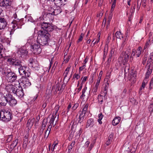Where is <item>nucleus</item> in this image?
<instances>
[{
    "instance_id": "obj_1",
    "label": "nucleus",
    "mask_w": 153,
    "mask_h": 153,
    "mask_svg": "<svg viewBox=\"0 0 153 153\" xmlns=\"http://www.w3.org/2000/svg\"><path fill=\"white\" fill-rule=\"evenodd\" d=\"M41 26L43 30H41L39 31V34L37 42L40 45L42 46L48 45V42L50 40L51 35L48 32H52L55 28V26L49 23L43 22Z\"/></svg>"
},
{
    "instance_id": "obj_2",
    "label": "nucleus",
    "mask_w": 153,
    "mask_h": 153,
    "mask_svg": "<svg viewBox=\"0 0 153 153\" xmlns=\"http://www.w3.org/2000/svg\"><path fill=\"white\" fill-rule=\"evenodd\" d=\"M6 59L8 64L15 68H18L22 65V60L18 58L7 56Z\"/></svg>"
},
{
    "instance_id": "obj_3",
    "label": "nucleus",
    "mask_w": 153,
    "mask_h": 153,
    "mask_svg": "<svg viewBox=\"0 0 153 153\" xmlns=\"http://www.w3.org/2000/svg\"><path fill=\"white\" fill-rule=\"evenodd\" d=\"M13 117L12 113L9 111L4 110L0 112V118L1 120L7 122L12 120Z\"/></svg>"
},
{
    "instance_id": "obj_4",
    "label": "nucleus",
    "mask_w": 153,
    "mask_h": 153,
    "mask_svg": "<svg viewBox=\"0 0 153 153\" xmlns=\"http://www.w3.org/2000/svg\"><path fill=\"white\" fill-rule=\"evenodd\" d=\"M130 54V52L129 51L122 52L121 53L119 59H122V63L123 65L128 62Z\"/></svg>"
},
{
    "instance_id": "obj_5",
    "label": "nucleus",
    "mask_w": 153,
    "mask_h": 153,
    "mask_svg": "<svg viewBox=\"0 0 153 153\" xmlns=\"http://www.w3.org/2000/svg\"><path fill=\"white\" fill-rule=\"evenodd\" d=\"M40 45L39 44L34 43L33 45L30 46L31 50L34 53H40L42 51L41 48H40Z\"/></svg>"
},
{
    "instance_id": "obj_6",
    "label": "nucleus",
    "mask_w": 153,
    "mask_h": 153,
    "mask_svg": "<svg viewBox=\"0 0 153 153\" xmlns=\"http://www.w3.org/2000/svg\"><path fill=\"white\" fill-rule=\"evenodd\" d=\"M18 88V86H17V85L8 84L6 85V89L9 93H13L15 94L16 90H17Z\"/></svg>"
},
{
    "instance_id": "obj_7",
    "label": "nucleus",
    "mask_w": 153,
    "mask_h": 153,
    "mask_svg": "<svg viewBox=\"0 0 153 153\" xmlns=\"http://www.w3.org/2000/svg\"><path fill=\"white\" fill-rule=\"evenodd\" d=\"M6 77L9 82H13L16 80L17 76L15 74L12 72H9L7 75Z\"/></svg>"
},
{
    "instance_id": "obj_8",
    "label": "nucleus",
    "mask_w": 153,
    "mask_h": 153,
    "mask_svg": "<svg viewBox=\"0 0 153 153\" xmlns=\"http://www.w3.org/2000/svg\"><path fill=\"white\" fill-rule=\"evenodd\" d=\"M7 102L11 106H13L15 105L17 102L16 100L15 99L14 97L10 94H7Z\"/></svg>"
},
{
    "instance_id": "obj_9",
    "label": "nucleus",
    "mask_w": 153,
    "mask_h": 153,
    "mask_svg": "<svg viewBox=\"0 0 153 153\" xmlns=\"http://www.w3.org/2000/svg\"><path fill=\"white\" fill-rule=\"evenodd\" d=\"M29 65L35 70H38L39 68L38 62L35 59H30Z\"/></svg>"
},
{
    "instance_id": "obj_10",
    "label": "nucleus",
    "mask_w": 153,
    "mask_h": 153,
    "mask_svg": "<svg viewBox=\"0 0 153 153\" xmlns=\"http://www.w3.org/2000/svg\"><path fill=\"white\" fill-rule=\"evenodd\" d=\"M42 1L43 4L44 6H49V10H52V7L54 6V5L53 0H42Z\"/></svg>"
},
{
    "instance_id": "obj_11",
    "label": "nucleus",
    "mask_w": 153,
    "mask_h": 153,
    "mask_svg": "<svg viewBox=\"0 0 153 153\" xmlns=\"http://www.w3.org/2000/svg\"><path fill=\"white\" fill-rule=\"evenodd\" d=\"M12 23L13 25H16L17 28H21L22 26L24 24L23 21L22 19H14L12 22Z\"/></svg>"
},
{
    "instance_id": "obj_12",
    "label": "nucleus",
    "mask_w": 153,
    "mask_h": 153,
    "mask_svg": "<svg viewBox=\"0 0 153 153\" xmlns=\"http://www.w3.org/2000/svg\"><path fill=\"white\" fill-rule=\"evenodd\" d=\"M7 22L5 19L0 17V30L4 29L7 25Z\"/></svg>"
},
{
    "instance_id": "obj_13",
    "label": "nucleus",
    "mask_w": 153,
    "mask_h": 153,
    "mask_svg": "<svg viewBox=\"0 0 153 153\" xmlns=\"http://www.w3.org/2000/svg\"><path fill=\"white\" fill-rule=\"evenodd\" d=\"M18 88L17 90H16V93L15 94L19 97H22L24 95L23 88L22 87L20 86H18Z\"/></svg>"
},
{
    "instance_id": "obj_14",
    "label": "nucleus",
    "mask_w": 153,
    "mask_h": 153,
    "mask_svg": "<svg viewBox=\"0 0 153 153\" xmlns=\"http://www.w3.org/2000/svg\"><path fill=\"white\" fill-rule=\"evenodd\" d=\"M11 5V2H10L9 0H2L0 3V6L6 8H8Z\"/></svg>"
},
{
    "instance_id": "obj_15",
    "label": "nucleus",
    "mask_w": 153,
    "mask_h": 153,
    "mask_svg": "<svg viewBox=\"0 0 153 153\" xmlns=\"http://www.w3.org/2000/svg\"><path fill=\"white\" fill-rule=\"evenodd\" d=\"M7 94L6 95V96L2 95L1 97H0V105L5 106L7 102Z\"/></svg>"
},
{
    "instance_id": "obj_16",
    "label": "nucleus",
    "mask_w": 153,
    "mask_h": 153,
    "mask_svg": "<svg viewBox=\"0 0 153 153\" xmlns=\"http://www.w3.org/2000/svg\"><path fill=\"white\" fill-rule=\"evenodd\" d=\"M54 1V6L55 7V5L58 6L60 7L62 5H64L66 4L67 0H53Z\"/></svg>"
},
{
    "instance_id": "obj_17",
    "label": "nucleus",
    "mask_w": 153,
    "mask_h": 153,
    "mask_svg": "<svg viewBox=\"0 0 153 153\" xmlns=\"http://www.w3.org/2000/svg\"><path fill=\"white\" fill-rule=\"evenodd\" d=\"M55 7L54 6V7H53L52 10H50L51 12L52 11V12L51 13L52 15H57L58 14L60 13L61 12V9L60 7L59 6H58L56 9H54V8Z\"/></svg>"
},
{
    "instance_id": "obj_18",
    "label": "nucleus",
    "mask_w": 153,
    "mask_h": 153,
    "mask_svg": "<svg viewBox=\"0 0 153 153\" xmlns=\"http://www.w3.org/2000/svg\"><path fill=\"white\" fill-rule=\"evenodd\" d=\"M21 83L23 85V86H28L31 85V83L29 79L27 78H24L22 79Z\"/></svg>"
},
{
    "instance_id": "obj_19",
    "label": "nucleus",
    "mask_w": 153,
    "mask_h": 153,
    "mask_svg": "<svg viewBox=\"0 0 153 153\" xmlns=\"http://www.w3.org/2000/svg\"><path fill=\"white\" fill-rule=\"evenodd\" d=\"M26 69V67L23 66L22 65L18 67L19 71L21 75L24 76V74H25V72L26 71H25Z\"/></svg>"
},
{
    "instance_id": "obj_20",
    "label": "nucleus",
    "mask_w": 153,
    "mask_h": 153,
    "mask_svg": "<svg viewBox=\"0 0 153 153\" xmlns=\"http://www.w3.org/2000/svg\"><path fill=\"white\" fill-rule=\"evenodd\" d=\"M121 118L120 117H116L112 121V124L115 126L117 125L120 122Z\"/></svg>"
},
{
    "instance_id": "obj_21",
    "label": "nucleus",
    "mask_w": 153,
    "mask_h": 153,
    "mask_svg": "<svg viewBox=\"0 0 153 153\" xmlns=\"http://www.w3.org/2000/svg\"><path fill=\"white\" fill-rule=\"evenodd\" d=\"M94 125V122L93 119L90 118L89 119L87 122L86 125V127L88 128L89 126L93 127Z\"/></svg>"
},
{
    "instance_id": "obj_22",
    "label": "nucleus",
    "mask_w": 153,
    "mask_h": 153,
    "mask_svg": "<svg viewBox=\"0 0 153 153\" xmlns=\"http://www.w3.org/2000/svg\"><path fill=\"white\" fill-rule=\"evenodd\" d=\"M20 52L21 54L24 55H27L28 53L27 50L24 47L20 48Z\"/></svg>"
},
{
    "instance_id": "obj_23",
    "label": "nucleus",
    "mask_w": 153,
    "mask_h": 153,
    "mask_svg": "<svg viewBox=\"0 0 153 153\" xmlns=\"http://www.w3.org/2000/svg\"><path fill=\"white\" fill-rule=\"evenodd\" d=\"M34 122V119H29L27 121V126L31 128L33 126Z\"/></svg>"
},
{
    "instance_id": "obj_24",
    "label": "nucleus",
    "mask_w": 153,
    "mask_h": 153,
    "mask_svg": "<svg viewBox=\"0 0 153 153\" xmlns=\"http://www.w3.org/2000/svg\"><path fill=\"white\" fill-rule=\"evenodd\" d=\"M149 67L148 69V71L146 72V78H148L149 76L151 74L152 72V67H151V66L150 65H149L148 66Z\"/></svg>"
},
{
    "instance_id": "obj_25",
    "label": "nucleus",
    "mask_w": 153,
    "mask_h": 153,
    "mask_svg": "<svg viewBox=\"0 0 153 153\" xmlns=\"http://www.w3.org/2000/svg\"><path fill=\"white\" fill-rule=\"evenodd\" d=\"M114 134H113L111 133L110 134L108 137V139L106 142V145L107 146L109 145L112 141V140L113 138Z\"/></svg>"
},
{
    "instance_id": "obj_26",
    "label": "nucleus",
    "mask_w": 153,
    "mask_h": 153,
    "mask_svg": "<svg viewBox=\"0 0 153 153\" xmlns=\"http://www.w3.org/2000/svg\"><path fill=\"white\" fill-rule=\"evenodd\" d=\"M88 106V104H86L84 106V108L82 109V111L80 114H82L84 115L85 116V114L86 113V112L87 110V108Z\"/></svg>"
},
{
    "instance_id": "obj_27",
    "label": "nucleus",
    "mask_w": 153,
    "mask_h": 153,
    "mask_svg": "<svg viewBox=\"0 0 153 153\" xmlns=\"http://www.w3.org/2000/svg\"><path fill=\"white\" fill-rule=\"evenodd\" d=\"M61 88H59V84L58 83L56 85V88L58 89V91H62L64 89L65 87V85L63 84H60Z\"/></svg>"
},
{
    "instance_id": "obj_28",
    "label": "nucleus",
    "mask_w": 153,
    "mask_h": 153,
    "mask_svg": "<svg viewBox=\"0 0 153 153\" xmlns=\"http://www.w3.org/2000/svg\"><path fill=\"white\" fill-rule=\"evenodd\" d=\"M108 84H105L104 85V91H103V93L104 94V97L107 94L108 89Z\"/></svg>"
},
{
    "instance_id": "obj_29",
    "label": "nucleus",
    "mask_w": 153,
    "mask_h": 153,
    "mask_svg": "<svg viewBox=\"0 0 153 153\" xmlns=\"http://www.w3.org/2000/svg\"><path fill=\"white\" fill-rule=\"evenodd\" d=\"M142 49V48L141 47H139L138 48L136 52V55L137 57H139L140 56L141 54Z\"/></svg>"
},
{
    "instance_id": "obj_30",
    "label": "nucleus",
    "mask_w": 153,
    "mask_h": 153,
    "mask_svg": "<svg viewBox=\"0 0 153 153\" xmlns=\"http://www.w3.org/2000/svg\"><path fill=\"white\" fill-rule=\"evenodd\" d=\"M18 141V140L16 139L13 141V143L10 145L11 148L13 149L17 145Z\"/></svg>"
},
{
    "instance_id": "obj_31",
    "label": "nucleus",
    "mask_w": 153,
    "mask_h": 153,
    "mask_svg": "<svg viewBox=\"0 0 153 153\" xmlns=\"http://www.w3.org/2000/svg\"><path fill=\"white\" fill-rule=\"evenodd\" d=\"M85 118V116L82 114H80L79 116V120L78 123H81L83 121Z\"/></svg>"
},
{
    "instance_id": "obj_32",
    "label": "nucleus",
    "mask_w": 153,
    "mask_h": 153,
    "mask_svg": "<svg viewBox=\"0 0 153 153\" xmlns=\"http://www.w3.org/2000/svg\"><path fill=\"white\" fill-rule=\"evenodd\" d=\"M70 67H67L65 70V71L63 74V76H64V79L67 77L68 74V72L69 71Z\"/></svg>"
},
{
    "instance_id": "obj_33",
    "label": "nucleus",
    "mask_w": 153,
    "mask_h": 153,
    "mask_svg": "<svg viewBox=\"0 0 153 153\" xmlns=\"http://www.w3.org/2000/svg\"><path fill=\"white\" fill-rule=\"evenodd\" d=\"M75 141H73L72 142L71 145L68 146V151L69 152H71V149H72L73 147L74 146L75 144Z\"/></svg>"
},
{
    "instance_id": "obj_34",
    "label": "nucleus",
    "mask_w": 153,
    "mask_h": 153,
    "mask_svg": "<svg viewBox=\"0 0 153 153\" xmlns=\"http://www.w3.org/2000/svg\"><path fill=\"white\" fill-rule=\"evenodd\" d=\"M107 52L108 49H106L105 48L104 49L103 57L102 58V60L103 61H104L105 60L106 56L107 54Z\"/></svg>"
},
{
    "instance_id": "obj_35",
    "label": "nucleus",
    "mask_w": 153,
    "mask_h": 153,
    "mask_svg": "<svg viewBox=\"0 0 153 153\" xmlns=\"http://www.w3.org/2000/svg\"><path fill=\"white\" fill-rule=\"evenodd\" d=\"M87 89V87L86 86H85L84 88L82 89V95L81 96L80 98H82L85 97V93Z\"/></svg>"
},
{
    "instance_id": "obj_36",
    "label": "nucleus",
    "mask_w": 153,
    "mask_h": 153,
    "mask_svg": "<svg viewBox=\"0 0 153 153\" xmlns=\"http://www.w3.org/2000/svg\"><path fill=\"white\" fill-rule=\"evenodd\" d=\"M103 95H102L100 94L98 95V100L99 101V102L100 104H102V103L103 100L102 98V96Z\"/></svg>"
},
{
    "instance_id": "obj_37",
    "label": "nucleus",
    "mask_w": 153,
    "mask_h": 153,
    "mask_svg": "<svg viewBox=\"0 0 153 153\" xmlns=\"http://www.w3.org/2000/svg\"><path fill=\"white\" fill-rule=\"evenodd\" d=\"M96 140L94 139V140H93L92 142L91 143L90 146L89 147L88 149L89 151H90L92 149L94 146V144L96 143Z\"/></svg>"
},
{
    "instance_id": "obj_38",
    "label": "nucleus",
    "mask_w": 153,
    "mask_h": 153,
    "mask_svg": "<svg viewBox=\"0 0 153 153\" xmlns=\"http://www.w3.org/2000/svg\"><path fill=\"white\" fill-rule=\"evenodd\" d=\"M115 35L117 38L121 39V38H123L122 35L120 32L117 31Z\"/></svg>"
},
{
    "instance_id": "obj_39",
    "label": "nucleus",
    "mask_w": 153,
    "mask_h": 153,
    "mask_svg": "<svg viewBox=\"0 0 153 153\" xmlns=\"http://www.w3.org/2000/svg\"><path fill=\"white\" fill-rule=\"evenodd\" d=\"M47 123V121L46 120H44L42 121V128L45 129Z\"/></svg>"
},
{
    "instance_id": "obj_40",
    "label": "nucleus",
    "mask_w": 153,
    "mask_h": 153,
    "mask_svg": "<svg viewBox=\"0 0 153 153\" xmlns=\"http://www.w3.org/2000/svg\"><path fill=\"white\" fill-rule=\"evenodd\" d=\"M24 143H25L26 145L27 143L28 140V135H26L24 137V139L23 140Z\"/></svg>"
},
{
    "instance_id": "obj_41",
    "label": "nucleus",
    "mask_w": 153,
    "mask_h": 153,
    "mask_svg": "<svg viewBox=\"0 0 153 153\" xmlns=\"http://www.w3.org/2000/svg\"><path fill=\"white\" fill-rule=\"evenodd\" d=\"M147 0H141V1L140 2H141L142 6L143 7H145L146 5V3Z\"/></svg>"
},
{
    "instance_id": "obj_42",
    "label": "nucleus",
    "mask_w": 153,
    "mask_h": 153,
    "mask_svg": "<svg viewBox=\"0 0 153 153\" xmlns=\"http://www.w3.org/2000/svg\"><path fill=\"white\" fill-rule=\"evenodd\" d=\"M59 109V106L58 105H56L55 106V111L53 112V114H55V115L57 113Z\"/></svg>"
},
{
    "instance_id": "obj_43",
    "label": "nucleus",
    "mask_w": 153,
    "mask_h": 153,
    "mask_svg": "<svg viewBox=\"0 0 153 153\" xmlns=\"http://www.w3.org/2000/svg\"><path fill=\"white\" fill-rule=\"evenodd\" d=\"M54 120V116L53 115L52 116L49 122L50 123L49 125H52V124H53V122Z\"/></svg>"
},
{
    "instance_id": "obj_44",
    "label": "nucleus",
    "mask_w": 153,
    "mask_h": 153,
    "mask_svg": "<svg viewBox=\"0 0 153 153\" xmlns=\"http://www.w3.org/2000/svg\"><path fill=\"white\" fill-rule=\"evenodd\" d=\"M135 4H134V6H133V8L131 7L130 10V12L131 13V16L133 14V13L134 12L135 9Z\"/></svg>"
},
{
    "instance_id": "obj_45",
    "label": "nucleus",
    "mask_w": 153,
    "mask_h": 153,
    "mask_svg": "<svg viewBox=\"0 0 153 153\" xmlns=\"http://www.w3.org/2000/svg\"><path fill=\"white\" fill-rule=\"evenodd\" d=\"M83 36L84 35L82 33H81L80 36L79 37V38L78 41H77V42L78 43H79L82 40Z\"/></svg>"
},
{
    "instance_id": "obj_46",
    "label": "nucleus",
    "mask_w": 153,
    "mask_h": 153,
    "mask_svg": "<svg viewBox=\"0 0 153 153\" xmlns=\"http://www.w3.org/2000/svg\"><path fill=\"white\" fill-rule=\"evenodd\" d=\"M153 86V78H152L151 80L150 83V86L149 87V89L150 90L152 89V86Z\"/></svg>"
},
{
    "instance_id": "obj_47",
    "label": "nucleus",
    "mask_w": 153,
    "mask_h": 153,
    "mask_svg": "<svg viewBox=\"0 0 153 153\" xmlns=\"http://www.w3.org/2000/svg\"><path fill=\"white\" fill-rule=\"evenodd\" d=\"M80 77V76L77 74H75L73 75V79H75V78H76V79H78Z\"/></svg>"
},
{
    "instance_id": "obj_48",
    "label": "nucleus",
    "mask_w": 153,
    "mask_h": 153,
    "mask_svg": "<svg viewBox=\"0 0 153 153\" xmlns=\"http://www.w3.org/2000/svg\"><path fill=\"white\" fill-rule=\"evenodd\" d=\"M149 110L150 111L151 113L153 111V103H151L149 106Z\"/></svg>"
},
{
    "instance_id": "obj_49",
    "label": "nucleus",
    "mask_w": 153,
    "mask_h": 153,
    "mask_svg": "<svg viewBox=\"0 0 153 153\" xmlns=\"http://www.w3.org/2000/svg\"><path fill=\"white\" fill-rule=\"evenodd\" d=\"M96 76V73L95 72L93 73L91 75V80L90 82L92 83L93 82L94 77Z\"/></svg>"
},
{
    "instance_id": "obj_50",
    "label": "nucleus",
    "mask_w": 153,
    "mask_h": 153,
    "mask_svg": "<svg viewBox=\"0 0 153 153\" xmlns=\"http://www.w3.org/2000/svg\"><path fill=\"white\" fill-rule=\"evenodd\" d=\"M129 70V66L126 65V66L124 68V71L125 72L127 73L128 72Z\"/></svg>"
},
{
    "instance_id": "obj_51",
    "label": "nucleus",
    "mask_w": 153,
    "mask_h": 153,
    "mask_svg": "<svg viewBox=\"0 0 153 153\" xmlns=\"http://www.w3.org/2000/svg\"><path fill=\"white\" fill-rule=\"evenodd\" d=\"M13 136L11 135L8 136L7 139V142H10L12 140Z\"/></svg>"
},
{
    "instance_id": "obj_52",
    "label": "nucleus",
    "mask_w": 153,
    "mask_h": 153,
    "mask_svg": "<svg viewBox=\"0 0 153 153\" xmlns=\"http://www.w3.org/2000/svg\"><path fill=\"white\" fill-rule=\"evenodd\" d=\"M30 73L29 72H27L26 71H25V74H24V75L25 77H29L30 76Z\"/></svg>"
},
{
    "instance_id": "obj_53",
    "label": "nucleus",
    "mask_w": 153,
    "mask_h": 153,
    "mask_svg": "<svg viewBox=\"0 0 153 153\" xmlns=\"http://www.w3.org/2000/svg\"><path fill=\"white\" fill-rule=\"evenodd\" d=\"M50 133V131L46 130V132L45 133V135H44L45 137H46V138H47L49 136Z\"/></svg>"
},
{
    "instance_id": "obj_54",
    "label": "nucleus",
    "mask_w": 153,
    "mask_h": 153,
    "mask_svg": "<svg viewBox=\"0 0 153 153\" xmlns=\"http://www.w3.org/2000/svg\"><path fill=\"white\" fill-rule=\"evenodd\" d=\"M140 1L139 0H138L137 1V10H138L140 9V5L141 4V2H140V5L139 4V3Z\"/></svg>"
},
{
    "instance_id": "obj_55",
    "label": "nucleus",
    "mask_w": 153,
    "mask_h": 153,
    "mask_svg": "<svg viewBox=\"0 0 153 153\" xmlns=\"http://www.w3.org/2000/svg\"><path fill=\"white\" fill-rule=\"evenodd\" d=\"M125 41H123L122 44H121V46H120V49L122 50L124 46H125Z\"/></svg>"
},
{
    "instance_id": "obj_56",
    "label": "nucleus",
    "mask_w": 153,
    "mask_h": 153,
    "mask_svg": "<svg viewBox=\"0 0 153 153\" xmlns=\"http://www.w3.org/2000/svg\"><path fill=\"white\" fill-rule=\"evenodd\" d=\"M135 49H134L132 50V52L131 54V56H130V58H131L132 57V58H133V56H134L135 54Z\"/></svg>"
},
{
    "instance_id": "obj_57",
    "label": "nucleus",
    "mask_w": 153,
    "mask_h": 153,
    "mask_svg": "<svg viewBox=\"0 0 153 153\" xmlns=\"http://www.w3.org/2000/svg\"><path fill=\"white\" fill-rule=\"evenodd\" d=\"M115 6L116 4H112L111 10V13L114 11V9L115 7Z\"/></svg>"
},
{
    "instance_id": "obj_58",
    "label": "nucleus",
    "mask_w": 153,
    "mask_h": 153,
    "mask_svg": "<svg viewBox=\"0 0 153 153\" xmlns=\"http://www.w3.org/2000/svg\"><path fill=\"white\" fill-rule=\"evenodd\" d=\"M100 37V35H99V36H98V39H97V40L95 42H94L93 43V46H94L96 43H97L99 42Z\"/></svg>"
},
{
    "instance_id": "obj_59",
    "label": "nucleus",
    "mask_w": 153,
    "mask_h": 153,
    "mask_svg": "<svg viewBox=\"0 0 153 153\" xmlns=\"http://www.w3.org/2000/svg\"><path fill=\"white\" fill-rule=\"evenodd\" d=\"M78 106V104L77 103L75 104L72 107V109L74 110H76L77 107Z\"/></svg>"
},
{
    "instance_id": "obj_60",
    "label": "nucleus",
    "mask_w": 153,
    "mask_h": 153,
    "mask_svg": "<svg viewBox=\"0 0 153 153\" xmlns=\"http://www.w3.org/2000/svg\"><path fill=\"white\" fill-rule=\"evenodd\" d=\"M103 117V115H102V114L101 113L100 114H99V115H98L99 119L102 120Z\"/></svg>"
},
{
    "instance_id": "obj_61",
    "label": "nucleus",
    "mask_w": 153,
    "mask_h": 153,
    "mask_svg": "<svg viewBox=\"0 0 153 153\" xmlns=\"http://www.w3.org/2000/svg\"><path fill=\"white\" fill-rule=\"evenodd\" d=\"M33 37H31V38H30L27 40V42L29 43H30L33 40Z\"/></svg>"
},
{
    "instance_id": "obj_62",
    "label": "nucleus",
    "mask_w": 153,
    "mask_h": 153,
    "mask_svg": "<svg viewBox=\"0 0 153 153\" xmlns=\"http://www.w3.org/2000/svg\"><path fill=\"white\" fill-rule=\"evenodd\" d=\"M146 85V84H145L144 83H142V86H141V88L139 89V91H141L142 90V88H143L145 87Z\"/></svg>"
},
{
    "instance_id": "obj_63",
    "label": "nucleus",
    "mask_w": 153,
    "mask_h": 153,
    "mask_svg": "<svg viewBox=\"0 0 153 153\" xmlns=\"http://www.w3.org/2000/svg\"><path fill=\"white\" fill-rule=\"evenodd\" d=\"M86 65H83L82 66L80 67L79 68V71H82L83 69L85 68V67Z\"/></svg>"
},
{
    "instance_id": "obj_64",
    "label": "nucleus",
    "mask_w": 153,
    "mask_h": 153,
    "mask_svg": "<svg viewBox=\"0 0 153 153\" xmlns=\"http://www.w3.org/2000/svg\"><path fill=\"white\" fill-rule=\"evenodd\" d=\"M90 141H87L85 144V146L86 147H88L89 144H90Z\"/></svg>"
}]
</instances>
